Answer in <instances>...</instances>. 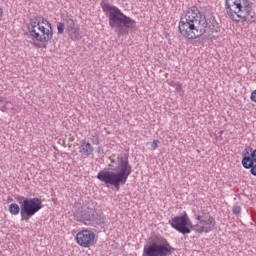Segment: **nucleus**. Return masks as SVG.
Wrapping results in <instances>:
<instances>
[{"label":"nucleus","mask_w":256,"mask_h":256,"mask_svg":"<svg viewBox=\"0 0 256 256\" xmlns=\"http://www.w3.org/2000/svg\"><path fill=\"white\" fill-rule=\"evenodd\" d=\"M94 151H95V148H93V145H91V143L85 140H82L80 142L79 153H81V155H85L86 157H89L90 155H93Z\"/></svg>","instance_id":"obj_13"},{"label":"nucleus","mask_w":256,"mask_h":256,"mask_svg":"<svg viewBox=\"0 0 256 256\" xmlns=\"http://www.w3.org/2000/svg\"><path fill=\"white\" fill-rule=\"evenodd\" d=\"M75 241L79 247L89 249V247H93V245H95L97 238L95 236V232L91 229L85 228L77 232Z\"/></svg>","instance_id":"obj_10"},{"label":"nucleus","mask_w":256,"mask_h":256,"mask_svg":"<svg viewBox=\"0 0 256 256\" xmlns=\"http://www.w3.org/2000/svg\"><path fill=\"white\" fill-rule=\"evenodd\" d=\"M250 173H252L256 177V165H253L250 167Z\"/></svg>","instance_id":"obj_20"},{"label":"nucleus","mask_w":256,"mask_h":256,"mask_svg":"<svg viewBox=\"0 0 256 256\" xmlns=\"http://www.w3.org/2000/svg\"><path fill=\"white\" fill-rule=\"evenodd\" d=\"M232 211H233L234 215H239L241 213V207L234 206Z\"/></svg>","instance_id":"obj_17"},{"label":"nucleus","mask_w":256,"mask_h":256,"mask_svg":"<svg viewBox=\"0 0 256 256\" xmlns=\"http://www.w3.org/2000/svg\"><path fill=\"white\" fill-rule=\"evenodd\" d=\"M102 11L107 14L111 29H123V27L126 29H135L137 27V22L121 12V9L117 6L104 3L102 4Z\"/></svg>","instance_id":"obj_5"},{"label":"nucleus","mask_w":256,"mask_h":256,"mask_svg":"<svg viewBox=\"0 0 256 256\" xmlns=\"http://www.w3.org/2000/svg\"><path fill=\"white\" fill-rule=\"evenodd\" d=\"M209 22L207 17L196 6L188 8L180 17L178 31L184 39L193 41L207 33Z\"/></svg>","instance_id":"obj_1"},{"label":"nucleus","mask_w":256,"mask_h":256,"mask_svg":"<svg viewBox=\"0 0 256 256\" xmlns=\"http://www.w3.org/2000/svg\"><path fill=\"white\" fill-rule=\"evenodd\" d=\"M3 19V8L0 7V20Z\"/></svg>","instance_id":"obj_22"},{"label":"nucleus","mask_w":256,"mask_h":256,"mask_svg":"<svg viewBox=\"0 0 256 256\" xmlns=\"http://www.w3.org/2000/svg\"><path fill=\"white\" fill-rule=\"evenodd\" d=\"M250 99H251V101L256 103V89L254 91H252Z\"/></svg>","instance_id":"obj_19"},{"label":"nucleus","mask_w":256,"mask_h":256,"mask_svg":"<svg viewBox=\"0 0 256 256\" xmlns=\"http://www.w3.org/2000/svg\"><path fill=\"white\" fill-rule=\"evenodd\" d=\"M27 29L28 35L37 49H47V45L53 41V24L47 18L31 19Z\"/></svg>","instance_id":"obj_2"},{"label":"nucleus","mask_w":256,"mask_h":256,"mask_svg":"<svg viewBox=\"0 0 256 256\" xmlns=\"http://www.w3.org/2000/svg\"><path fill=\"white\" fill-rule=\"evenodd\" d=\"M0 111H2V113H5V111H7V106L0 107Z\"/></svg>","instance_id":"obj_21"},{"label":"nucleus","mask_w":256,"mask_h":256,"mask_svg":"<svg viewBox=\"0 0 256 256\" xmlns=\"http://www.w3.org/2000/svg\"><path fill=\"white\" fill-rule=\"evenodd\" d=\"M8 211L10 215H19V213L21 214V206L19 207V204L12 203L9 205Z\"/></svg>","instance_id":"obj_15"},{"label":"nucleus","mask_w":256,"mask_h":256,"mask_svg":"<svg viewBox=\"0 0 256 256\" xmlns=\"http://www.w3.org/2000/svg\"><path fill=\"white\" fill-rule=\"evenodd\" d=\"M224 9L233 23H255V7L249 0H225Z\"/></svg>","instance_id":"obj_3"},{"label":"nucleus","mask_w":256,"mask_h":256,"mask_svg":"<svg viewBox=\"0 0 256 256\" xmlns=\"http://www.w3.org/2000/svg\"><path fill=\"white\" fill-rule=\"evenodd\" d=\"M65 25L69 35H75L76 37H78L79 26H77V23H75L73 17H67L65 19Z\"/></svg>","instance_id":"obj_12"},{"label":"nucleus","mask_w":256,"mask_h":256,"mask_svg":"<svg viewBox=\"0 0 256 256\" xmlns=\"http://www.w3.org/2000/svg\"><path fill=\"white\" fill-rule=\"evenodd\" d=\"M129 175H131V165H129V161L123 160L119 162L118 166L109 171L102 170L97 174V179L105 183V185H113L117 191H119L121 185H125L127 183V179H129Z\"/></svg>","instance_id":"obj_4"},{"label":"nucleus","mask_w":256,"mask_h":256,"mask_svg":"<svg viewBox=\"0 0 256 256\" xmlns=\"http://www.w3.org/2000/svg\"><path fill=\"white\" fill-rule=\"evenodd\" d=\"M195 224H192L191 230L195 233L203 235V233H211L217 225L215 218L209 213L197 212L194 214Z\"/></svg>","instance_id":"obj_6"},{"label":"nucleus","mask_w":256,"mask_h":256,"mask_svg":"<svg viewBox=\"0 0 256 256\" xmlns=\"http://www.w3.org/2000/svg\"><path fill=\"white\" fill-rule=\"evenodd\" d=\"M6 105H9V102H6Z\"/></svg>","instance_id":"obj_24"},{"label":"nucleus","mask_w":256,"mask_h":256,"mask_svg":"<svg viewBox=\"0 0 256 256\" xmlns=\"http://www.w3.org/2000/svg\"><path fill=\"white\" fill-rule=\"evenodd\" d=\"M253 163H256V149L251 152L250 157L246 156L242 159V165L244 169H251Z\"/></svg>","instance_id":"obj_14"},{"label":"nucleus","mask_w":256,"mask_h":256,"mask_svg":"<svg viewBox=\"0 0 256 256\" xmlns=\"http://www.w3.org/2000/svg\"><path fill=\"white\" fill-rule=\"evenodd\" d=\"M170 225L173 229L178 231V233H182V235H189L192 230L191 227H193V223L187 212H183L179 216L172 218Z\"/></svg>","instance_id":"obj_9"},{"label":"nucleus","mask_w":256,"mask_h":256,"mask_svg":"<svg viewBox=\"0 0 256 256\" xmlns=\"http://www.w3.org/2000/svg\"><path fill=\"white\" fill-rule=\"evenodd\" d=\"M74 219L84 225H91V222L95 221V209L81 206L74 212Z\"/></svg>","instance_id":"obj_11"},{"label":"nucleus","mask_w":256,"mask_h":256,"mask_svg":"<svg viewBox=\"0 0 256 256\" xmlns=\"http://www.w3.org/2000/svg\"><path fill=\"white\" fill-rule=\"evenodd\" d=\"M151 147L155 151V149H157V147H159V140H153Z\"/></svg>","instance_id":"obj_18"},{"label":"nucleus","mask_w":256,"mask_h":256,"mask_svg":"<svg viewBox=\"0 0 256 256\" xmlns=\"http://www.w3.org/2000/svg\"><path fill=\"white\" fill-rule=\"evenodd\" d=\"M3 103H4V100L2 97H0V105H3Z\"/></svg>","instance_id":"obj_23"},{"label":"nucleus","mask_w":256,"mask_h":256,"mask_svg":"<svg viewBox=\"0 0 256 256\" xmlns=\"http://www.w3.org/2000/svg\"><path fill=\"white\" fill-rule=\"evenodd\" d=\"M57 31L59 35H63V33L65 32V24L63 22L57 23Z\"/></svg>","instance_id":"obj_16"},{"label":"nucleus","mask_w":256,"mask_h":256,"mask_svg":"<svg viewBox=\"0 0 256 256\" xmlns=\"http://www.w3.org/2000/svg\"><path fill=\"white\" fill-rule=\"evenodd\" d=\"M175 251L167 239H161L159 242H154L144 248V255L146 256H169Z\"/></svg>","instance_id":"obj_8"},{"label":"nucleus","mask_w":256,"mask_h":256,"mask_svg":"<svg viewBox=\"0 0 256 256\" xmlns=\"http://www.w3.org/2000/svg\"><path fill=\"white\" fill-rule=\"evenodd\" d=\"M41 209H43V201L40 198H23L21 202V220L28 221Z\"/></svg>","instance_id":"obj_7"}]
</instances>
